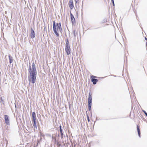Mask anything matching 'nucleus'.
Instances as JSON below:
<instances>
[{
  "label": "nucleus",
  "instance_id": "nucleus-23",
  "mask_svg": "<svg viewBox=\"0 0 147 147\" xmlns=\"http://www.w3.org/2000/svg\"><path fill=\"white\" fill-rule=\"evenodd\" d=\"M59 128H60V129H62V127H61V125H60Z\"/></svg>",
  "mask_w": 147,
  "mask_h": 147
},
{
  "label": "nucleus",
  "instance_id": "nucleus-24",
  "mask_svg": "<svg viewBox=\"0 0 147 147\" xmlns=\"http://www.w3.org/2000/svg\"><path fill=\"white\" fill-rule=\"evenodd\" d=\"M113 4V6H114L115 5V4H114V1H113V2H112Z\"/></svg>",
  "mask_w": 147,
  "mask_h": 147
},
{
  "label": "nucleus",
  "instance_id": "nucleus-3",
  "mask_svg": "<svg viewBox=\"0 0 147 147\" xmlns=\"http://www.w3.org/2000/svg\"><path fill=\"white\" fill-rule=\"evenodd\" d=\"M32 121L33 122V125L34 128H37V127L36 124V114L35 112H33L32 114Z\"/></svg>",
  "mask_w": 147,
  "mask_h": 147
},
{
  "label": "nucleus",
  "instance_id": "nucleus-16",
  "mask_svg": "<svg viewBox=\"0 0 147 147\" xmlns=\"http://www.w3.org/2000/svg\"><path fill=\"white\" fill-rule=\"evenodd\" d=\"M87 120H88V122H89L90 121V118H89V117L88 115H87Z\"/></svg>",
  "mask_w": 147,
  "mask_h": 147
},
{
  "label": "nucleus",
  "instance_id": "nucleus-6",
  "mask_svg": "<svg viewBox=\"0 0 147 147\" xmlns=\"http://www.w3.org/2000/svg\"><path fill=\"white\" fill-rule=\"evenodd\" d=\"M65 51L67 55H69L71 53V49L70 46H65Z\"/></svg>",
  "mask_w": 147,
  "mask_h": 147
},
{
  "label": "nucleus",
  "instance_id": "nucleus-14",
  "mask_svg": "<svg viewBox=\"0 0 147 147\" xmlns=\"http://www.w3.org/2000/svg\"><path fill=\"white\" fill-rule=\"evenodd\" d=\"M61 135H62L63 134V129H59Z\"/></svg>",
  "mask_w": 147,
  "mask_h": 147
},
{
  "label": "nucleus",
  "instance_id": "nucleus-7",
  "mask_svg": "<svg viewBox=\"0 0 147 147\" xmlns=\"http://www.w3.org/2000/svg\"><path fill=\"white\" fill-rule=\"evenodd\" d=\"M30 38L32 39L34 38L35 36V32L32 27L31 28V33L30 34Z\"/></svg>",
  "mask_w": 147,
  "mask_h": 147
},
{
  "label": "nucleus",
  "instance_id": "nucleus-13",
  "mask_svg": "<svg viewBox=\"0 0 147 147\" xmlns=\"http://www.w3.org/2000/svg\"><path fill=\"white\" fill-rule=\"evenodd\" d=\"M92 103H88V109L89 111L91 110Z\"/></svg>",
  "mask_w": 147,
  "mask_h": 147
},
{
  "label": "nucleus",
  "instance_id": "nucleus-20",
  "mask_svg": "<svg viewBox=\"0 0 147 147\" xmlns=\"http://www.w3.org/2000/svg\"><path fill=\"white\" fill-rule=\"evenodd\" d=\"M63 134L62 135H61V139L63 138Z\"/></svg>",
  "mask_w": 147,
  "mask_h": 147
},
{
  "label": "nucleus",
  "instance_id": "nucleus-27",
  "mask_svg": "<svg viewBox=\"0 0 147 147\" xmlns=\"http://www.w3.org/2000/svg\"><path fill=\"white\" fill-rule=\"evenodd\" d=\"M146 46L147 47V42H146Z\"/></svg>",
  "mask_w": 147,
  "mask_h": 147
},
{
  "label": "nucleus",
  "instance_id": "nucleus-22",
  "mask_svg": "<svg viewBox=\"0 0 147 147\" xmlns=\"http://www.w3.org/2000/svg\"><path fill=\"white\" fill-rule=\"evenodd\" d=\"M68 41H69L68 39V38H67L65 42H68Z\"/></svg>",
  "mask_w": 147,
  "mask_h": 147
},
{
  "label": "nucleus",
  "instance_id": "nucleus-26",
  "mask_svg": "<svg viewBox=\"0 0 147 147\" xmlns=\"http://www.w3.org/2000/svg\"><path fill=\"white\" fill-rule=\"evenodd\" d=\"M111 1L112 2H113L114 1V0H111Z\"/></svg>",
  "mask_w": 147,
  "mask_h": 147
},
{
  "label": "nucleus",
  "instance_id": "nucleus-2",
  "mask_svg": "<svg viewBox=\"0 0 147 147\" xmlns=\"http://www.w3.org/2000/svg\"><path fill=\"white\" fill-rule=\"evenodd\" d=\"M53 22V29L54 33L57 37H59V34L57 32L60 31L61 33L62 31V29L61 27V23H57L56 24L55 22V20Z\"/></svg>",
  "mask_w": 147,
  "mask_h": 147
},
{
  "label": "nucleus",
  "instance_id": "nucleus-4",
  "mask_svg": "<svg viewBox=\"0 0 147 147\" xmlns=\"http://www.w3.org/2000/svg\"><path fill=\"white\" fill-rule=\"evenodd\" d=\"M95 78H96V77L93 75H92L91 76V81L94 85L96 84L98 81L97 79Z\"/></svg>",
  "mask_w": 147,
  "mask_h": 147
},
{
  "label": "nucleus",
  "instance_id": "nucleus-11",
  "mask_svg": "<svg viewBox=\"0 0 147 147\" xmlns=\"http://www.w3.org/2000/svg\"><path fill=\"white\" fill-rule=\"evenodd\" d=\"M137 128L138 136L140 138L141 137L140 131V129L139 126L138 125H137Z\"/></svg>",
  "mask_w": 147,
  "mask_h": 147
},
{
  "label": "nucleus",
  "instance_id": "nucleus-1",
  "mask_svg": "<svg viewBox=\"0 0 147 147\" xmlns=\"http://www.w3.org/2000/svg\"><path fill=\"white\" fill-rule=\"evenodd\" d=\"M28 71L30 75L28 76L29 84L31 83L34 84L36 82L37 75V71L36 65L34 62H33L32 68L30 65Z\"/></svg>",
  "mask_w": 147,
  "mask_h": 147
},
{
  "label": "nucleus",
  "instance_id": "nucleus-25",
  "mask_svg": "<svg viewBox=\"0 0 147 147\" xmlns=\"http://www.w3.org/2000/svg\"><path fill=\"white\" fill-rule=\"evenodd\" d=\"M145 40H147V38L146 37H145Z\"/></svg>",
  "mask_w": 147,
  "mask_h": 147
},
{
  "label": "nucleus",
  "instance_id": "nucleus-17",
  "mask_svg": "<svg viewBox=\"0 0 147 147\" xmlns=\"http://www.w3.org/2000/svg\"><path fill=\"white\" fill-rule=\"evenodd\" d=\"M0 100H1V101L4 104V101L3 100V99L2 98V97H1L0 98Z\"/></svg>",
  "mask_w": 147,
  "mask_h": 147
},
{
  "label": "nucleus",
  "instance_id": "nucleus-18",
  "mask_svg": "<svg viewBox=\"0 0 147 147\" xmlns=\"http://www.w3.org/2000/svg\"><path fill=\"white\" fill-rule=\"evenodd\" d=\"M142 111L146 115V116H147V113H146V112L145 110H143Z\"/></svg>",
  "mask_w": 147,
  "mask_h": 147
},
{
  "label": "nucleus",
  "instance_id": "nucleus-5",
  "mask_svg": "<svg viewBox=\"0 0 147 147\" xmlns=\"http://www.w3.org/2000/svg\"><path fill=\"white\" fill-rule=\"evenodd\" d=\"M4 116L5 123L7 125H9L10 123L9 122V117L7 115H5Z\"/></svg>",
  "mask_w": 147,
  "mask_h": 147
},
{
  "label": "nucleus",
  "instance_id": "nucleus-19",
  "mask_svg": "<svg viewBox=\"0 0 147 147\" xmlns=\"http://www.w3.org/2000/svg\"><path fill=\"white\" fill-rule=\"evenodd\" d=\"M73 33H74V36L75 37L76 36V34H75V30H74V31H73Z\"/></svg>",
  "mask_w": 147,
  "mask_h": 147
},
{
  "label": "nucleus",
  "instance_id": "nucleus-9",
  "mask_svg": "<svg viewBox=\"0 0 147 147\" xmlns=\"http://www.w3.org/2000/svg\"><path fill=\"white\" fill-rule=\"evenodd\" d=\"M92 94L90 92L89 93L88 95V103H92Z\"/></svg>",
  "mask_w": 147,
  "mask_h": 147
},
{
  "label": "nucleus",
  "instance_id": "nucleus-8",
  "mask_svg": "<svg viewBox=\"0 0 147 147\" xmlns=\"http://www.w3.org/2000/svg\"><path fill=\"white\" fill-rule=\"evenodd\" d=\"M69 7L71 9H72L74 7V3L73 0H70L69 3Z\"/></svg>",
  "mask_w": 147,
  "mask_h": 147
},
{
  "label": "nucleus",
  "instance_id": "nucleus-15",
  "mask_svg": "<svg viewBox=\"0 0 147 147\" xmlns=\"http://www.w3.org/2000/svg\"><path fill=\"white\" fill-rule=\"evenodd\" d=\"M65 46H70L69 41L68 42H66Z\"/></svg>",
  "mask_w": 147,
  "mask_h": 147
},
{
  "label": "nucleus",
  "instance_id": "nucleus-21",
  "mask_svg": "<svg viewBox=\"0 0 147 147\" xmlns=\"http://www.w3.org/2000/svg\"><path fill=\"white\" fill-rule=\"evenodd\" d=\"M79 0H75V2L76 3H77Z\"/></svg>",
  "mask_w": 147,
  "mask_h": 147
},
{
  "label": "nucleus",
  "instance_id": "nucleus-12",
  "mask_svg": "<svg viewBox=\"0 0 147 147\" xmlns=\"http://www.w3.org/2000/svg\"><path fill=\"white\" fill-rule=\"evenodd\" d=\"M9 59V62L10 64L12 63L13 61V59L12 57H11L10 55H8Z\"/></svg>",
  "mask_w": 147,
  "mask_h": 147
},
{
  "label": "nucleus",
  "instance_id": "nucleus-28",
  "mask_svg": "<svg viewBox=\"0 0 147 147\" xmlns=\"http://www.w3.org/2000/svg\"><path fill=\"white\" fill-rule=\"evenodd\" d=\"M91 116H92V113L91 114Z\"/></svg>",
  "mask_w": 147,
  "mask_h": 147
},
{
  "label": "nucleus",
  "instance_id": "nucleus-10",
  "mask_svg": "<svg viewBox=\"0 0 147 147\" xmlns=\"http://www.w3.org/2000/svg\"><path fill=\"white\" fill-rule=\"evenodd\" d=\"M70 15L71 19V22L72 24H73L75 22H76L75 19L74 18V15L71 13H70Z\"/></svg>",
  "mask_w": 147,
  "mask_h": 147
}]
</instances>
